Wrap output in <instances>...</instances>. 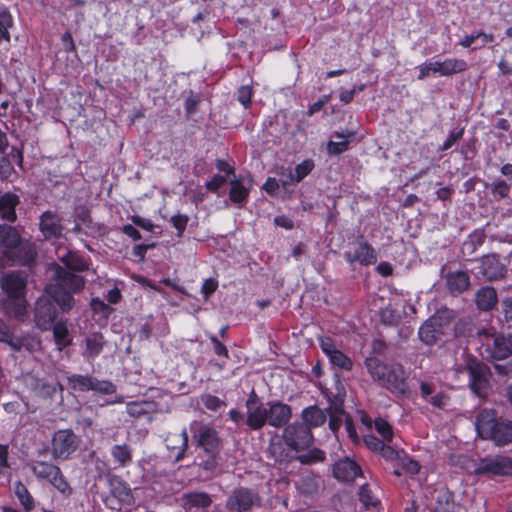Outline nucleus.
I'll use <instances>...</instances> for the list:
<instances>
[{
    "mask_svg": "<svg viewBox=\"0 0 512 512\" xmlns=\"http://www.w3.org/2000/svg\"><path fill=\"white\" fill-rule=\"evenodd\" d=\"M70 389L78 392L95 391L103 395L116 392V386L107 380H99L91 375L72 374L67 377Z\"/></svg>",
    "mask_w": 512,
    "mask_h": 512,
    "instance_id": "nucleus-6",
    "label": "nucleus"
},
{
    "mask_svg": "<svg viewBox=\"0 0 512 512\" xmlns=\"http://www.w3.org/2000/svg\"><path fill=\"white\" fill-rule=\"evenodd\" d=\"M299 460L303 464H312L317 462H322L325 460V452L320 449H313L306 454H303L299 457Z\"/></svg>",
    "mask_w": 512,
    "mask_h": 512,
    "instance_id": "nucleus-53",
    "label": "nucleus"
},
{
    "mask_svg": "<svg viewBox=\"0 0 512 512\" xmlns=\"http://www.w3.org/2000/svg\"><path fill=\"white\" fill-rule=\"evenodd\" d=\"M450 400V397L444 392L439 391L432 394L428 399L425 401L429 404H431L433 407L436 408H444L448 405Z\"/></svg>",
    "mask_w": 512,
    "mask_h": 512,
    "instance_id": "nucleus-54",
    "label": "nucleus"
},
{
    "mask_svg": "<svg viewBox=\"0 0 512 512\" xmlns=\"http://www.w3.org/2000/svg\"><path fill=\"white\" fill-rule=\"evenodd\" d=\"M79 438L71 429L57 430L51 440V455L56 460H67L78 449Z\"/></svg>",
    "mask_w": 512,
    "mask_h": 512,
    "instance_id": "nucleus-5",
    "label": "nucleus"
},
{
    "mask_svg": "<svg viewBox=\"0 0 512 512\" xmlns=\"http://www.w3.org/2000/svg\"><path fill=\"white\" fill-rule=\"evenodd\" d=\"M267 406V424L274 428L284 427L292 416L291 407L281 401H270Z\"/></svg>",
    "mask_w": 512,
    "mask_h": 512,
    "instance_id": "nucleus-20",
    "label": "nucleus"
},
{
    "mask_svg": "<svg viewBox=\"0 0 512 512\" xmlns=\"http://www.w3.org/2000/svg\"><path fill=\"white\" fill-rule=\"evenodd\" d=\"M362 423L368 428H371L372 423H374V428L377 431V433L382 437L383 441L391 442L393 440V426L387 420L379 417L372 421V419L369 416L364 415L362 416Z\"/></svg>",
    "mask_w": 512,
    "mask_h": 512,
    "instance_id": "nucleus-34",
    "label": "nucleus"
},
{
    "mask_svg": "<svg viewBox=\"0 0 512 512\" xmlns=\"http://www.w3.org/2000/svg\"><path fill=\"white\" fill-rule=\"evenodd\" d=\"M498 302L497 291L494 287L484 286L475 293V304L481 311H491Z\"/></svg>",
    "mask_w": 512,
    "mask_h": 512,
    "instance_id": "nucleus-27",
    "label": "nucleus"
},
{
    "mask_svg": "<svg viewBox=\"0 0 512 512\" xmlns=\"http://www.w3.org/2000/svg\"><path fill=\"white\" fill-rule=\"evenodd\" d=\"M22 238L17 229L7 224L0 225V247L3 248L2 256H6L8 250H11Z\"/></svg>",
    "mask_w": 512,
    "mask_h": 512,
    "instance_id": "nucleus-33",
    "label": "nucleus"
},
{
    "mask_svg": "<svg viewBox=\"0 0 512 512\" xmlns=\"http://www.w3.org/2000/svg\"><path fill=\"white\" fill-rule=\"evenodd\" d=\"M343 256L350 265L359 263L362 266L374 265L378 258L376 250L362 237L354 251H345Z\"/></svg>",
    "mask_w": 512,
    "mask_h": 512,
    "instance_id": "nucleus-16",
    "label": "nucleus"
},
{
    "mask_svg": "<svg viewBox=\"0 0 512 512\" xmlns=\"http://www.w3.org/2000/svg\"><path fill=\"white\" fill-rule=\"evenodd\" d=\"M445 282L451 294L459 295L470 287V276L465 271H452L445 275Z\"/></svg>",
    "mask_w": 512,
    "mask_h": 512,
    "instance_id": "nucleus-26",
    "label": "nucleus"
},
{
    "mask_svg": "<svg viewBox=\"0 0 512 512\" xmlns=\"http://www.w3.org/2000/svg\"><path fill=\"white\" fill-rule=\"evenodd\" d=\"M13 26V18L7 9L0 10V40L10 41L9 28Z\"/></svg>",
    "mask_w": 512,
    "mask_h": 512,
    "instance_id": "nucleus-49",
    "label": "nucleus"
},
{
    "mask_svg": "<svg viewBox=\"0 0 512 512\" xmlns=\"http://www.w3.org/2000/svg\"><path fill=\"white\" fill-rule=\"evenodd\" d=\"M478 475L504 476L512 473V458L504 455L485 457L475 470Z\"/></svg>",
    "mask_w": 512,
    "mask_h": 512,
    "instance_id": "nucleus-12",
    "label": "nucleus"
},
{
    "mask_svg": "<svg viewBox=\"0 0 512 512\" xmlns=\"http://www.w3.org/2000/svg\"><path fill=\"white\" fill-rule=\"evenodd\" d=\"M194 438L197 446L201 448V451L213 452L221 451L222 440L219 437V433L207 424H195Z\"/></svg>",
    "mask_w": 512,
    "mask_h": 512,
    "instance_id": "nucleus-15",
    "label": "nucleus"
},
{
    "mask_svg": "<svg viewBox=\"0 0 512 512\" xmlns=\"http://www.w3.org/2000/svg\"><path fill=\"white\" fill-rule=\"evenodd\" d=\"M420 396L423 400L428 399L432 394L436 392V386L434 383L422 381L420 382Z\"/></svg>",
    "mask_w": 512,
    "mask_h": 512,
    "instance_id": "nucleus-64",
    "label": "nucleus"
},
{
    "mask_svg": "<svg viewBox=\"0 0 512 512\" xmlns=\"http://www.w3.org/2000/svg\"><path fill=\"white\" fill-rule=\"evenodd\" d=\"M329 361L332 365L345 371H350L353 367L352 360L338 349L330 355Z\"/></svg>",
    "mask_w": 512,
    "mask_h": 512,
    "instance_id": "nucleus-50",
    "label": "nucleus"
},
{
    "mask_svg": "<svg viewBox=\"0 0 512 512\" xmlns=\"http://www.w3.org/2000/svg\"><path fill=\"white\" fill-rule=\"evenodd\" d=\"M245 406L247 426L255 431L262 429L268 422V412L255 390L248 395Z\"/></svg>",
    "mask_w": 512,
    "mask_h": 512,
    "instance_id": "nucleus-9",
    "label": "nucleus"
},
{
    "mask_svg": "<svg viewBox=\"0 0 512 512\" xmlns=\"http://www.w3.org/2000/svg\"><path fill=\"white\" fill-rule=\"evenodd\" d=\"M467 62L463 59L446 58L443 61H426L417 66L419 80H424L436 74L440 76H451L464 72L467 69Z\"/></svg>",
    "mask_w": 512,
    "mask_h": 512,
    "instance_id": "nucleus-4",
    "label": "nucleus"
},
{
    "mask_svg": "<svg viewBox=\"0 0 512 512\" xmlns=\"http://www.w3.org/2000/svg\"><path fill=\"white\" fill-rule=\"evenodd\" d=\"M314 161L312 159H306L295 167V173L289 172L290 182L302 181L311 171L314 169Z\"/></svg>",
    "mask_w": 512,
    "mask_h": 512,
    "instance_id": "nucleus-45",
    "label": "nucleus"
},
{
    "mask_svg": "<svg viewBox=\"0 0 512 512\" xmlns=\"http://www.w3.org/2000/svg\"><path fill=\"white\" fill-rule=\"evenodd\" d=\"M0 342L8 344L14 351H20L22 342L16 339L9 327L0 319Z\"/></svg>",
    "mask_w": 512,
    "mask_h": 512,
    "instance_id": "nucleus-46",
    "label": "nucleus"
},
{
    "mask_svg": "<svg viewBox=\"0 0 512 512\" xmlns=\"http://www.w3.org/2000/svg\"><path fill=\"white\" fill-rule=\"evenodd\" d=\"M465 369L469 375V386L471 390L482 396L489 385V368L474 357H469L466 360Z\"/></svg>",
    "mask_w": 512,
    "mask_h": 512,
    "instance_id": "nucleus-8",
    "label": "nucleus"
},
{
    "mask_svg": "<svg viewBox=\"0 0 512 512\" xmlns=\"http://www.w3.org/2000/svg\"><path fill=\"white\" fill-rule=\"evenodd\" d=\"M37 256L36 246L29 240L21 239L4 257H0V262H9L11 265H31Z\"/></svg>",
    "mask_w": 512,
    "mask_h": 512,
    "instance_id": "nucleus-11",
    "label": "nucleus"
},
{
    "mask_svg": "<svg viewBox=\"0 0 512 512\" xmlns=\"http://www.w3.org/2000/svg\"><path fill=\"white\" fill-rule=\"evenodd\" d=\"M402 450L403 449L397 450L392 446L384 444L379 454L385 461L390 462L393 465L394 462L398 459V456L402 452Z\"/></svg>",
    "mask_w": 512,
    "mask_h": 512,
    "instance_id": "nucleus-57",
    "label": "nucleus"
},
{
    "mask_svg": "<svg viewBox=\"0 0 512 512\" xmlns=\"http://www.w3.org/2000/svg\"><path fill=\"white\" fill-rule=\"evenodd\" d=\"M261 506V497L251 488H235L226 500L225 507L232 512H246Z\"/></svg>",
    "mask_w": 512,
    "mask_h": 512,
    "instance_id": "nucleus-7",
    "label": "nucleus"
},
{
    "mask_svg": "<svg viewBox=\"0 0 512 512\" xmlns=\"http://www.w3.org/2000/svg\"><path fill=\"white\" fill-rule=\"evenodd\" d=\"M112 494L122 502H127L132 497L129 486L118 476L110 479Z\"/></svg>",
    "mask_w": 512,
    "mask_h": 512,
    "instance_id": "nucleus-40",
    "label": "nucleus"
},
{
    "mask_svg": "<svg viewBox=\"0 0 512 512\" xmlns=\"http://www.w3.org/2000/svg\"><path fill=\"white\" fill-rule=\"evenodd\" d=\"M185 499L186 502L193 507L206 508L212 503L210 495L206 492H192L186 494Z\"/></svg>",
    "mask_w": 512,
    "mask_h": 512,
    "instance_id": "nucleus-48",
    "label": "nucleus"
},
{
    "mask_svg": "<svg viewBox=\"0 0 512 512\" xmlns=\"http://www.w3.org/2000/svg\"><path fill=\"white\" fill-rule=\"evenodd\" d=\"M110 455L119 468H125L133 461V449L126 443L113 445L110 449Z\"/></svg>",
    "mask_w": 512,
    "mask_h": 512,
    "instance_id": "nucleus-32",
    "label": "nucleus"
},
{
    "mask_svg": "<svg viewBox=\"0 0 512 512\" xmlns=\"http://www.w3.org/2000/svg\"><path fill=\"white\" fill-rule=\"evenodd\" d=\"M249 190L242 184L240 180H232L230 182L229 199L235 204H243L247 202Z\"/></svg>",
    "mask_w": 512,
    "mask_h": 512,
    "instance_id": "nucleus-41",
    "label": "nucleus"
},
{
    "mask_svg": "<svg viewBox=\"0 0 512 512\" xmlns=\"http://www.w3.org/2000/svg\"><path fill=\"white\" fill-rule=\"evenodd\" d=\"M502 314L503 320L507 324L508 328H512V299L505 298L502 301Z\"/></svg>",
    "mask_w": 512,
    "mask_h": 512,
    "instance_id": "nucleus-59",
    "label": "nucleus"
},
{
    "mask_svg": "<svg viewBox=\"0 0 512 512\" xmlns=\"http://www.w3.org/2000/svg\"><path fill=\"white\" fill-rule=\"evenodd\" d=\"M209 340L211 341L213 345L214 353L218 356H222L225 358L229 357L228 350L226 346L219 341V339L215 335H210Z\"/></svg>",
    "mask_w": 512,
    "mask_h": 512,
    "instance_id": "nucleus-61",
    "label": "nucleus"
},
{
    "mask_svg": "<svg viewBox=\"0 0 512 512\" xmlns=\"http://www.w3.org/2000/svg\"><path fill=\"white\" fill-rule=\"evenodd\" d=\"M62 262L66 266L65 269L71 272H82L88 269L85 259L76 253L69 252L62 258Z\"/></svg>",
    "mask_w": 512,
    "mask_h": 512,
    "instance_id": "nucleus-42",
    "label": "nucleus"
},
{
    "mask_svg": "<svg viewBox=\"0 0 512 512\" xmlns=\"http://www.w3.org/2000/svg\"><path fill=\"white\" fill-rule=\"evenodd\" d=\"M455 503L452 494L447 490H437L430 504V512H454Z\"/></svg>",
    "mask_w": 512,
    "mask_h": 512,
    "instance_id": "nucleus-30",
    "label": "nucleus"
},
{
    "mask_svg": "<svg viewBox=\"0 0 512 512\" xmlns=\"http://www.w3.org/2000/svg\"><path fill=\"white\" fill-rule=\"evenodd\" d=\"M55 301L48 297H39L35 303V323L42 331H48L54 325L57 318V309Z\"/></svg>",
    "mask_w": 512,
    "mask_h": 512,
    "instance_id": "nucleus-13",
    "label": "nucleus"
},
{
    "mask_svg": "<svg viewBox=\"0 0 512 512\" xmlns=\"http://www.w3.org/2000/svg\"><path fill=\"white\" fill-rule=\"evenodd\" d=\"M106 344L101 332H90L84 337L81 354L86 360H94L103 352Z\"/></svg>",
    "mask_w": 512,
    "mask_h": 512,
    "instance_id": "nucleus-21",
    "label": "nucleus"
},
{
    "mask_svg": "<svg viewBox=\"0 0 512 512\" xmlns=\"http://www.w3.org/2000/svg\"><path fill=\"white\" fill-rule=\"evenodd\" d=\"M188 221H189V217L184 214L174 215L171 217V220H170L173 227L177 230L178 236H180V237L183 235Z\"/></svg>",
    "mask_w": 512,
    "mask_h": 512,
    "instance_id": "nucleus-56",
    "label": "nucleus"
},
{
    "mask_svg": "<svg viewBox=\"0 0 512 512\" xmlns=\"http://www.w3.org/2000/svg\"><path fill=\"white\" fill-rule=\"evenodd\" d=\"M365 366L373 380L377 381L378 384L381 382V380L387 373L388 368L390 367V365L384 364L376 357L366 358Z\"/></svg>",
    "mask_w": 512,
    "mask_h": 512,
    "instance_id": "nucleus-38",
    "label": "nucleus"
},
{
    "mask_svg": "<svg viewBox=\"0 0 512 512\" xmlns=\"http://www.w3.org/2000/svg\"><path fill=\"white\" fill-rule=\"evenodd\" d=\"M393 466L401 468L402 471L410 475L418 474L421 468L419 462L412 459L404 450L399 454Z\"/></svg>",
    "mask_w": 512,
    "mask_h": 512,
    "instance_id": "nucleus-39",
    "label": "nucleus"
},
{
    "mask_svg": "<svg viewBox=\"0 0 512 512\" xmlns=\"http://www.w3.org/2000/svg\"><path fill=\"white\" fill-rule=\"evenodd\" d=\"M478 272L485 280L496 281L504 277L506 268L496 254H491L481 258Z\"/></svg>",
    "mask_w": 512,
    "mask_h": 512,
    "instance_id": "nucleus-19",
    "label": "nucleus"
},
{
    "mask_svg": "<svg viewBox=\"0 0 512 512\" xmlns=\"http://www.w3.org/2000/svg\"><path fill=\"white\" fill-rule=\"evenodd\" d=\"M486 358L502 360L512 354V333L507 335H486Z\"/></svg>",
    "mask_w": 512,
    "mask_h": 512,
    "instance_id": "nucleus-14",
    "label": "nucleus"
},
{
    "mask_svg": "<svg viewBox=\"0 0 512 512\" xmlns=\"http://www.w3.org/2000/svg\"><path fill=\"white\" fill-rule=\"evenodd\" d=\"M227 181L226 176L223 175H214V177L206 183L207 190L211 192H216L220 187H222Z\"/></svg>",
    "mask_w": 512,
    "mask_h": 512,
    "instance_id": "nucleus-63",
    "label": "nucleus"
},
{
    "mask_svg": "<svg viewBox=\"0 0 512 512\" xmlns=\"http://www.w3.org/2000/svg\"><path fill=\"white\" fill-rule=\"evenodd\" d=\"M197 465L207 472H214L220 463V451H200L197 455Z\"/></svg>",
    "mask_w": 512,
    "mask_h": 512,
    "instance_id": "nucleus-37",
    "label": "nucleus"
},
{
    "mask_svg": "<svg viewBox=\"0 0 512 512\" xmlns=\"http://www.w3.org/2000/svg\"><path fill=\"white\" fill-rule=\"evenodd\" d=\"M3 309L9 317L21 319L27 312V301L25 297L5 298Z\"/></svg>",
    "mask_w": 512,
    "mask_h": 512,
    "instance_id": "nucleus-36",
    "label": "nucleus"
},
{
    "mask_svg": "<svg viewBox=\"0 0 512 512\" xmlns=\"http://www.w3.org/2000/svg\"><path fill=\"white\" fill-rule=\"evenodd\" d=\"M20 203L19 196L6 192L0 196V215L1 218L9 222H14L17 218L15 208Z\"/></svg>",
    "mask_w": 512,
    "mask_h": 512,
    "instance_id": "nucleus-28",
    "label": "nucleus"
},
{
    "mask_svg": "<svg viewBox=\"0 0 512 512\" xmlns=\"http://www.w3.org/2000/svg\"><path fill=\"white\" fill-rule=\"evenodd\" d=\"M166 447L171 452L175 462L183 459L188 448V433L184 428L179 433H170L165 439Z\"/></svg>",
    "mask_w": 512,
    "mask_h": 512,
    "instance_id": "nucleus-22",
    "label": "nucleus"
},
{
    "mask_svg": "<svg viewBox=\"0 0 512 512\" xmlns=\"http://www.w3.org/2000/svg\"><path fill=\"white\" fill-rule=\"evenodd\" d=\"M39 229L46 240L62 237L64 230L62 217L56 211L43 212L40 216Z\"/></svg>",
    "mask_w": 512,
    "mask_h": 512,
    "instance_id": "nucleus-17",
    "label": "nucleus"
},
{
    "mask_svg": "<svg viewBox=\"0 0 512 512\" xmlns=\"http://www.w3.org/2000/svg\"><path fill=\"white\" fill-rule=\"evenodd\" d=\"M51 328L53 331L55 344L59 351H62L72 344V337L70 335L66 320H60L56 322L54 325H52Z\"/></svg>",
    "mask_w": 512,
    "mask_h": 512,
    "instance_id": "nucleus-35",
    "label": "nucleus"
},
{
    "mask_svg": "<svg viewBox=\"0 0 512 512\" xmlns=\"http://www.w3.org/2000/svg\"><path fill=\"white\" fill-rule=\"evenodd\" d=\"M30 469L37 479L46 480L64 497L72 495L73 488L57 465L45 461H33L30 464Z\"/></svg>",
    "mask_w": 512,
    "mask_h": 512,
    "instance_id": "nucleus-3",
    "label": "nucleus"
},
{
    "mask_svg": "<svg viewBox=\"0 0 512 512\" xmlns=\"http://www.w3.org/2000/svg\"><path fill=\"white\" fill-rule=\"evenodd\" d=\"M1 288L6 298L25 297L26 279L16 273H8L2 277Z\"/></svg>",
    "mask_w": 512,
    "mask_h": 512,
    "instance_id": "nucleus-23",
    "label": "nucleus"
},
{
    "mask_svg": "<svg viewBox=\"0 0 512 512\" xmlns=\"http://www.w3.org/2000/svg\"><path fill=\"white\" fill-rule=\"evenodd\" d=\"M301 419L302 423L305 426H309V430L311 431L312 428L322 426L326 422L327 415L324 410L317 405H312L302 410Z\"/></svg>",
    "mask_w": 512,
    "mask_h": 512,
    "instance_id": "nucleus-29",
    "label": "nucleus"
},
{
    "mask_svg": "<svg viewBox=\"0 0 512 512\" xmlns=\"http://www.w3.org/2000/svg\"><path fill=\"white\" fill-rule=\"evenodd\" d=\"M50 270L53 273L52 281L45 286L44 290L59 308L67 313L75 306L73 294L80 293L84 289L86 280L59 264H52Z\"/></svg>",
    "mask_w": 512,
    "mask_h": 512,
    "instance_id": "nucleus-1",
    "label": "nucleus"
},
{
    "mask_svg": "<svg viewBox=\"0 0 512 512\" xmlns=\"http://www.w3.org/2000/svg\"><path fill=\"white\" fill-rule=\"evenodd\" d=\"M283 439L289 447L303 450L312 444L313 435L309 426H305L302 422H294L285 427Z\"/></svg>",
    "mask_w": 512,
    "mask_h": 512,
    "instance_id": "nucleus-10",
    "label": "nucleus"
},
{
    "mask_svg": "<svg viewBox=\"0 0 512 512\" xmlns=\"http://www.w3.org/2000/svg\"><path fill=\"white\" fill-rule=\"evenodd\" d=\"M218 287V282L212 278L206 279L201 287V293L204 295L205 299H208L211 294H213Z\"/></svg>",
    "mask_w": 512,
    "mask_h": 512,
    "instance_id": "nucleus-62",
    "label": "nucleus"
},
{
    "mask_svg": "<svg viewBox=\"0 0 512 512\" xmlns=\"http://www.w3.org/2000/svg\"><path fill=\"white\" fill-rule=\"evenodd\" d=\"M463 135H464V128H461V129L456 130V131H450L447 139L439 147V151H447V150H449L460 139H462Z\"/></svg>",
    "mask_w": 512,
    "mask_h": 512,
    "instance_id": "nucleus-55",
    "label": "nucleus"
},
{
    "mask_svg": "<svg viewBox=\"0 0 512 512\" xmlns=\"http://www.w3.org/2000/svg\"><path fill=\"white\" fill-rule=\"evenodd\" d=\"M353 136V133L349 132L347 135L343 134V133H338V132H335L334 133V137L336 138H341L343 139L342 141H329L327 143V151L329 154H332V155H339L343 152H345L346 150H348V147H349V141L347 140V138Z\"/></svg>",
    "mask_w": 512,
    "mask_h": 512,
    "instance_id": "nucleus-44",
    "label": "nucleus"
},
{
    "mask_svg": "<svg viewBox=\"0 0 512 512\" xmlns=\"http://www.w3.org/2000/svg\"><path fill=\"white\" fill-rule=\"evenodd\" d=\"M201 401L206 409L210 411H217L222 406H225V402L221 400L219 397L211 395V394H205L201 396Z\"/></svg>",
    "mask_w": 512,
    "mask_h": 512,
    "instance_id": "nucleus-52",
    "label": "nucleus"
},
{
    "mask_svg": "<svg viewBox=\"0 0 512 512\" xmlns=\"http://www.w3.org/2000/svg\"><path fill=\"white\" fill-rule=\"evenodd\" d=\"M475 427L478 436L490 440L496 446L512 443V421L498 417L494 409H482L476 415Z\"/></svg>",
    "mask_w": 512,
    "mask_h": 512,
    "instance_id": "nucleus-2",
    "label": "nucleus"
},
{
    "mask_svg": "<svg viewBox=\"0 0 512 512\" xmlns=\"http://www.w3.org/2000/svg\"><path fill=\"white\" fill-rule=\"evenodd\" d=\"M14 492L18 500L20 501L21 505L27 512L31 511L34 508V499L30 492L28 491L27 487L22 482L18 481L14 484Z\"/></svg>",
    "mask_w": 512,
    "mask_h": 512,
    "instance_id": "nucleus-43",
    "label": "nucleus"
},
{
    "mask_svg": "<svg viewBox=\"0 0 512 512\" xmlns=\"http://www.w3.org/2000/svg\"><path fill=\"white\" fill-rule=\"evenodd\" d=\"M384 442L385 441L378 439L374 435H365L364 436V443H365V445L371 451H374V452H377V453H379L381 451V449L383 448V446L385 444Z\"/></svg>",
    "mask_w": 512,
    "mask_h": 512,
    "instance_id": "nucleus-60",
    "label": "nucleus"
},
{
    "mask_svg": "<svg viewBox=\"0 0 512 512\" xmlns=\"http://www.w3.org/2000/svg\"><path fill=\"white\" fill-rule=\"evenodd\" d=\"M405 380L406 376L403 367L401 365H390L379 385L394 394L403 395L407 388Z\"/></svg>",
    "mask_w": 512,
    "mask_h": 512,
    "instance_id": "nucleus-18",
    "label": "nucleus"
},
{
    "mask_svg": "<svg viewBox=\"0 0 512 512\" xmlns=\"http://www.w3.org/2000/svg\"><path fill=\"white\" fill-rule=\"evenodd\" d=\"M333 475L339 481L350 482L361 475V469L355 461L344 458L334 464Z\"/></svg>",
    "mask_w": 512,
    "mask_h": 512,
    "instance_id": "nucleus-24",
    "label": "nucleus"
},
{
    "mask_svg": "<svg viewBox=\"0 0 512 512\" xmlns=\"http://www.w3.org/2000/svg\"><path fill=\"white\" fill-rule=\"evenodd\" d=\"M443 334L439 318L431 317L419 328L418 336L426 345L435 344Z\"/></svg>",
    "mask_w": 512,
    "mask_h": 512,
    "instance_id": "nucleus-25",
    "label": "nucleus"
},
{
    "mask_svg": "<svg viewBox=\"0 0 512 512\" xmlns=\"http://www.w3.org/2000/svg\"><path fill=\"white\" fill-rule=\"evenodd\" d=\"M491 194L496 201H501L509 197L511 186L505 180L497 179L490 185Z\"/></svg>",
    "mask_w": 512,
    "mask_h": 512,
    "instance_id": "nucleus-47",
    "label": "nucleus"
},
{
    "mask_svg": "<svg viewBox=\"0 0 512 512\" xmlns=\"http://www.w3.org/2000/svg\"><path fill=\"white\" fill-rule=\"evenodd\" d=\"M237 99L245 108H248L252 100V88L250 86H241L237 92Z\"/></svg>",
    "mask_w": 512,
    "mask_h": 512,
    "instance_id": "nucleus-58",
    "label": "nucleus"
},
{
    "mask_svg": "<svg viewBox=\"0 0 512 512\" xmlns=\"http://www.w3.org/2000/svg\"><path fill=\"white\" fill-rule=\"evenodd\" d=\"M10 158L17 161L18 165H22L23 163V153L20 149L13 147L9 153V155L0 156V179L7 180L9 177L15 173L14 167L11 163Z\"/></svg>",
    "mask_w": 512,
    "mask_h": 512,
    "instance_id": "nucleus-31",
    "label": "nucleus"
},
{
    "mask_svg": "<svg viewBox=\"0 0 512 512\" xmlns=\"http://www.w3.org/2000/svg\"><path fill=\"white\" fill-rule=\"evenodd\" d=\"M359 499L367 508L376 507L379 504V500L373 497L372 492L367 485L361 486L359 491Z\"/></svg>",
    "mask_w": 512,
    "mask_h": 512,
    "instance_id": "nucleus-51",
    "label": "nucleus"
}]
</instances>
